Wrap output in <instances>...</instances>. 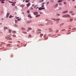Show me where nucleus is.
<instances>
[{
    "label": "nucleus",
    "instance_id": "nucleus-1",
    "mask_svg": "<svg viewBox=\"0 0 76 76\" xmlns=\"http://www.w3.org/2000/svg\"><path fill=\"white\" fill-rule=\"evenodd\" d=\"M6 39H8V40H11L12 39V38H10V36H7L6 37Z\"/></svg>",
    "mask_w": 76,
    "mask_h": 76
},
{
    "label": "nucleus",
    "instance_id": "nucleus-2",
    "mask_svg": "<svg viewBox=\"0 0 76 76\" xmlns=\"http://www.w3.org/2000/svg\"><path fill=\"white\" fill-rule=\"evenodd\" d=\"M44 9H45V7L42 8L40 7L39 8V10H43Z\"/></svg>",
    "mask_w": 76,
    "mask_h": 76
},
{
    "label": "nucleus",
    "instance_id": "nucleus-3",
    "mask_svg": "<svg viewBox=\"0 0 76 76\" xmlns=\"http://www.w3.org/2000/svg\"><path fill=\"white\" fill-rule=\"evenodd\" d=\"M66 18H71V16H70V15L69 14L66 15Z\"/></svg>",
    "mask_w": 76,
    "mask_h": 76
},
{
    "label": "nucleus",
    "instance_id": "nucleus-4",
    "mask_svg": "<svg viewBox=\"0 0 76 76\" xmlns=\"http://www.w3.org/2000/svg\"><path fill=\"white\" fill-rule=\"evenodd\" d=\"M10 15V13H7V15H6V17L7 18H9V15Z\"/></svg>",
    "mask_w": 76,
    "mask_h": 76
},
{
    "label": "nucleus",
    "instance_id": "nucleus-5",
    "mask_svg": "<svg viewBox=\"0 0 76 76\" xmlns=\"http://www.w3.org/2000/svg\"><path fill=\"white\" fill-rule=\"evenodd\" d=\"M30 5H31V4L29 3H28V4H27V6L28 7L30 6Z\"/></svg>",
    "mask_w": 76,
    "mask_h": 76
},
{
    "label": "nucleus",
    "instance_id": "nucleus-6",
    "mask_svg": "<svg viewBox=\"0 0 76 76\" xmlns=\"http://www.w3.org/2000/svg\"><path fill=\"white\" fill-rule=\"evenodd\" d=\"M4 31H6V29H8V28L7 27H5L4 28Z\"/></svg>",
    "mask_w": 76,
    "mask_h": 76
},
{
    "label": "nucleus",
    "instance_id": "nucleus-7",
    "mask_svg": "<svg viewBox=\"0 0 76 76\" xmlns=\"http://www.w3.org/2000/svg\"><path fill=\"white\" fill-rule=\"evenodd\" d=\"M49 30H50L49 32H52V31H53V29H52L51 28H49Z\"/></svg>",
    "mask_w": 76,
    "mask_h": 76
},
{
    "label": "nucleus",
    "instance_id": "nucleus-8",
    "mask_svg": "<svg viewBox=\"0 0 76 76\" xmlns=\"http://www.w3.org/2000/svg\"><path fill=\"white\" fill-rule=\"evenodd\" d=\"M38 12H34V14L35 15H38Z\"/></svg>",
    "mask_w": 76,
    "mask_h": 76
},
{
    "label": "nucleus",
    "instance_id": "nucleus-9",
    "mask_svg": "<svg viewBox=\"0 0 76 76\" xmlns=\"http://www.w3.org/2000/svg\"><path fill=\"white\" fill-rule=\"evenodd\" d=\"M68 12V11H64L62 12V13H67Z\"/></svg>",
    "mask_w": 76,
    "mask_h": 76
},
{
    "label": "nucleus",
    "instance_id": "nucleus-10",
    "mask_svg": "<svg viewBox=\"0 0 76 76\" xmlns=\"http://www.w3.org/2000/svg\"><path fill=\"white\" fill-rule=\"evenodd\" d=\"M63 1V0H59L58 1V3H60L61 2H62V1Z\"/></svg>",
    "mask_w": 76,
    "mask_h": 76
},
{
    "label": "nucleus",
    "instance_id": "nucleus-11",
    "mask_svg": "<svg viewBox=\"0 0 76 76\" xmlns=\"http://www.w3.org/2000/svg\"><path fill=\"white\" fill-rule=\"evenodd\" d=\"M28 17H29V18H31L32 17L31 15H28Z\"/></svg>",
    "mask_w": 76,
    "mask_h": 76
},
{
    "label": "nucleus",
    "instance_id": "nucleus-12",
    "mask_svg": "<svg viewBox=\"0 0 76 76\" xmlns=\"http://www.w3.org/2000/svg\"><path fill=\"white\" fill-rule=\"evenodd\" d=\"M58 7V4H56L55 6V7Z\"/></svg>",
    "mask_w": 76,
    "mask_h": 76
},
{
    "label": "nucleus",
    "instance_id": "nucleus-13",
    "mask_svg": "<svg viewBox=\"0 0 76 76\" xmlns=\"http://www.w3.org/2000/svg\"><path fill=\"white\" fill-rule=\"evenodd\" d=\"M9 33H11V32L12 31L11 29H9Z\"/></svg>",
    "mask_w": 76,
    "mask_h": 76
},
{
    "label": "nucleus",
    "instance_id": "nucleus-14",
    "mask_svg": "<svg viewBox=\"0 0 76 76\" xmlns=\"http://www.w3.org/2000/svg\"><path fill=\"white\" fill-rule=\"evenodd\" d=\"M63 18H66V15H64L62 16Z\"/></svg>",
    "mask_w": 76,
    "mask_h": 76
},
{
    "label": "nucleus",
    "instance_id": "nucleus-15",
    "mask_svg": "<svg viewBox=\"0 0 76 76\" xmlns=\"http://www.w3.org/2000/svg\"><path fill=\"white\" fill-rule=\"evenodd\" d=\"M38 26H44V25L43 24H39L38 25Z\"/></svg>",
    "mask_w": 76,
    "mask_h": 76
},
{
    "label": "nucleus",
    "instance_id": "nucleus-16",
    "mask_svg": "<svg viewBox=\"0 0 76 76\" xmlns=\"http://www.w3.org/2000/svg\"><path fill=\"white\" fill-rule=\"evenodd\" d=\"M40 15H37L36 16V18H37V17H39V16H40Z\"/></svg>",
    "mask_w": 76,
    "mask_h": 76
},
{
    "label": "nucleus",
    "instance_id": "nucleus-17",
    "mask_svg": "<svg viewBox=\"0 0 76 76\" xmlns=\"http://www.w3.org/2000/svg\"><path fill=\"white\" fill-rule=\"evenodd\" d=\"M28 38H31V35L29 34L28 36Z\"/></svg>",
    "mask_w": 76,
    "mask_h": 76
},
{
    "label": "nucleus",
    "instance_id": "nucleus-18",
    "mask_svg": "<svg viewBox=\"0 0 76 76\" xmlns=\"http://www.w3.org/2000/svg\"><path fill=\"white\" fill-rule=\"evenodd\" d=\"M29 1V0H27L26 1V3H28Z\"/></svg>",
    "mask_w": 76,
    "mask_h": 76
},
{
    "label": "nucleus",
    "instance_id": "nucleus-19",
    "mask_svg": "<svg viewBox=\"0 0 76 76\" xmlns=\"http://www.w3.org/2000/svg\"><path fill=\"white\" fill-rule=\"evenodd\" d=\"M15 23H18V20H15Z\"/></svg>",
    "mask_w": 76,
    "mask_h": 76
},
{
    "label": "nucleus",
    "instance_id": "nucleus-20",
    "mask_svg": "<svg viewBox=\"0 0 76 76\" xmlns=\"http://www.w3.org/2000/svg\"><path fill=\"white\" fill-rule=\"evenodd\" d=\"M28 30H31L32 29L31 28H28Z\"/></svg>",
    "mask_w": 76,
    "mask_h": 76
},
{
    "label": "nucleus",
    "instance_id": "nucleus-21",
    "mask_svg": "<svg viewBox=\"0 0 76 76\" xmlns=\"http://www.w3.org/2000/svg\"><path fill=\"white\" fill-rule=\"evenodd\" d=\"M13 17V16H12L11 15H10L9 17V18H12V17Z\"/></svg>",
    "mask_w": 76,
    "mask_h": 76
},
{
    "label": "nucleus",
    "instance_id": "nucleus-22",
    "mask_svg": "<svg viewBox=\"0 0 76 76\" xmlns=\"http://www.w3.org/2000/svg\"><path fill=\"white\" fill-rule=\"evenodd\" d=\"M25 6V5L24 4H22L20 5L21 7H24Z\"/></svg>",
    "mask_w": 76,
    "mask_h": 76
},
{
    "label": "nucleus",
    "instance_id": "nucleus-23",
    "mask_svg": "<svg viewBox=\"0 0 76 76\" xmlns=\"http://www.w3.org/2000/svg\"><path fill=\"white\" fill-rule=\"evenodd\" d=\"M52 20H53L56 21V19L55 18H52Z\"/></svg>",
    "mask_w": 76,
    "mask_h": 76
},
{
    "label": "nucleus",
    "instance_id": "nucleus-24",
    "mask_svg": "<svg viewBox=\"0 0 76 76\" xmlns=\"http://www.w3.org/2000/svg\"><path fill=\"white\" fill-rule=\"evenodd\" d=\"M66 30L65 29H63L61 30V31L63 32V31H65Z\"/></svg>",
    "mask_w": 76,
    "mask_h": 76
},
{
    "label": "nucleus",
    "instance_id": "nucleus-25",
    "mask_svg": "<svg viewBox=\"0 0 76 76\" xmlns=\"http://www.w3.org/2000/svg\"><path fill=\"white\" fill-rule=\"evenodd\" d=\"M72 20H73V19H71L69 20L70 22H72Z\"/></svg>",
    "mask_w": 76,
    "mask_h": 76
},
{
    "label": "nucleus",
    "instance_id": "nucleus-26",
    "mask_svg": "<svg viewBox=\"0 0 76 76\" xmlns=\"http://www.w3.org/2000/svg\"><path fill=\"white\" fill-rule=\"evenodd\" d=\"M14 26H15V27H17L18 26V25H17V24H15L14 25Z\"/></svg>",
    "mask_w": 76,
    "mask_h": 76
},
{
    "label": "nucleus",
    "instance_id": "nucleus-27",
    "mask_svg": "<svg viewBox=\"0 0 76 76\" xmlns=\"http://www.w3.org/2000/svg\"><path fill=\"white\" fill-rule=\"evenodd\" d=\"M60 20V19H56V20H57V21H58V20Z\"/></svg>",
    "mask_w": 76,
    "mask_h": 76
},
{
    "label": "nucleus",
    "instance_id": "nucleus-28",
    "mask_svg": "<svg viewBox=\"0 0 76 76\" xmlns=\"http://www.w3.org/2000/svg\"><path fill=\"white\" fill-rule=\"evenodd\" d=\"M21 29H23V30H25V29H26L25 28H22Z\"/></svg>",
    "mask_w": 76,
    "mask_h": 76
},
{
    "label": "nucleus",
    "instance_id": "nucleus-29",
    "mask_svg": "<svg viewBox=\"0 0 76 76\" xmlns=\"http://www.w3.org/2000/svg\"><path fill=\"white\" fill-rule=\"evenodd\" d=\"M60 16V14H56V16Z\"/></svg>",
    "mask_w": 76,
    "mask_h": 76
},
{
    "label": "nucleus",
    "instance_id": "nucleus-30",
    "mask_svg": "<svg viewBox=\"0 0 76 76\" xmlns=\"http://www.w3.org/2000/svg\"><path fill=\"white\" fill-rule=\"evenodd\" d=\"M12 36L13 37H16V35H13Z\"/></svg>",
    "mask_w": 76,
    "mask_h": 76
},
{
    "label": "nucleus",
    "instance_id": "nucleus-31",
    "mask_svg": "<svg viewBox=\"0 0 76 76\" xmlns=\"http://www.w3.org/2000/svg\"><path fill=\"white\" fill-rule=\"evenodd\" d=\"M23 33H24L25 34H27V32H23Z\"/></svg>",
    "mask_w": 76,
    "mask_h": 76
},
{
    "label": "nucleus",
    "instance_id": "nucleus-32",
    "mask_svg": "<svg viewBox=\"0 0 76 76\" xmlns=\"http://www.w3.org/2000/svg\"><path fill=\"white\" fill-rule=\"evenodd\" d=\"M50 24V23L49 22H48L46 23V25H48Z\"/></svg>",
    "mask_w": 76,
    "mask_h": 76
},
{
    "label": "nucleus",
    "instance_id": "nucleus-33",
    "mask_svg": "<svg viewBox=\"0 0 76 76\" xmlns=\"http://www.w3.org/2000/svg\"><path fill=\"white\" fill-rule=\"evenodd\" d=\"M16 31H13V33L14 34L16 33Z\"/></svg>",
    "mask_w": 76,
    "mask_h": 76
},
{
    "label": "nucleus",
    "instance_id": "nucleus-34",
    "mask_svg": "<svg viewBox=\"0 0 76 76\" xmlns=\"http://www.w3.org/2000/svg\"><path fill=\"white\" fill-rule=\"evenodd\" d=\"M46 21H47V22H48V21H49V20L48 19H46Z\"/></svg>",
    "mask_w": 76,
    "mask_h": 76
},
{
    "label": "nucleus",
    "instance_id": "nucleus-35",
    "mask_svg": "<svg viewBox=\"0 0 76 76\" xmlns=\"http://www.w3.org/2000/svg\"><path fill=\"white\" fill-rule=\"evenodd\" d=\"M31 22H32V21H29L28 22V23H31Z\"/></svg>",
    "mask_w": 76,
    "mask_h": 76
},
{
    "label": "nucleus",
    "instance_id": "nucleus-36",
    "mask_svg": "<svg viewBox=\"0 0 76 76\" xmlns=\"http://www.w3.org/2000/svg\"><path fill=\"white\" fill-rule=\"evenodd\" d=\"M9 3H13V2H12L11 1H9Z\"/></svg>",
    "mask_w": 76,
    "mask_h": 76
},
{
    "label": "nucleus",
    "instance_id": "nucleus-37",
    "mask_svg": "<svg viewBox=\"0 0 76 76\" xmlns=\"http://www.w3.org/2000/svg\"><path fill=\"white\" fill-rule=\"evenodd\" d=\"M12 6H15V4H12Z\"/></svg>",
    "mask_w": 76,
    "mask_h": 76
},
{
    "label": "nucleus",
    "instance_id": "nucleus-38",
    "mask_svg": "<svg viewBox=\"0 0 76 76\" xmlns=\"http://www.w3.org/2000/svg\"><path fill=\"white\" fill-rule=\"evenodd\" d=\"M49 3H50V2H47L46 4H47V5H48V4H49Z\"/></svg>",
    "mask_w": 76,
    "mask_h": 76
},
{
    "label": "nucleus",
    "instance_id": "nucleus-39",
    "mask_svg": "<svg viewBox=\"0 0 76 76\" xmlns=\"http://www.w3.org/2000/svg\"><path fill=\"white\" fill-rule=\"evenodd\" d=\"M1 3H4V1H1Z\"/></svg>",
    "mask_w": 76,
    "mask_h": 76
},
{
    "label": "nucleus",
    "instance_id": "nucleus-40",
    "mask_svg": "<svg viewBox=\"0 0 76 76\" xmlns=\"http://www.w3.org/2000/svg\"><path fill=\"white\" fill-rule=\"evenodd\" d=\"M38 31H41V30L40 29H38Z\"/></svg>",
    "mask_w": 76,
    "mask_h": 76
},
{
    "label": "nucleus",
    "instance_id": "nucleus-41",
    "mask_svg": "<svg viewBox=\"0 0 76 76\" xmlns=\"http://www.w3.org/2000/svg\"><path fill=\"white\" fill-rule=\"evenodd\" d=\"M30 12V11H29L28 10L27 11V13H29Z\"/></svg>",
    "mask_w": 76,
    "mask_h": 76
},
{
    "label": "nucleus",
    "instance_id": "nucleus-42",
    "mask_svg": "<svg viewBox=\"0 0 76 76\" xmlns=\"http://www.w3.org/2000/svg\"><path fill=\"white\" fill-rule=\"evenodd\" d=\"M73 11H70L69 12L70 13H73Z\"/></svg>",
    "mask_w": 76,
    "mask_h": 76
},
{
    "label": "nucleus",
    "instance_id": "nucleus-43",
    "mask_svg": "<svg viewBox=\"0 0 76 76\" xmlns=\"http://www.w3.org/2000/svg\"><path fill=\"white\" fill-rule=\"evenodd\" d=\"M18 20V21H20V18L18 19H17Z\"/></svg>",
    "mask_w": 76,
    "mask_h": 76
},
{
    "label": "nucleus",
    "instance_id": "nucleus-44",
    "mask_svg": "<svg viewBox=\"0 0 76 76\" xmlns=\"http://www.w3.org/2000/svg\"><path fill=\"white\" fill-rule=\"evenodd\" d=\"M42 1H44V0H42L41 1H40V2H42Z\"/></svg>",
    "mask_w": 76,
    "mask_h": 76
},
{
    "label": "nucleus",
    "instance_id": "nucleus-45",
    "mask_svg": "<svg viewBox=\"0 0 76 76\" xmlns=\"http://www.w3.org/2000/svg\"><path fill=\"white\" fill-rule=\"evenodd\" d=\"M58 32V30H57L56 31V33H57V32Z\"/></svg>",
    "mask_w": 76,
    "mask_h": 76
},
{
    "label": "nucleus",
    "instance_id": "nucleus-46",
    "mask_svg": "<svg viewBox=\"0 0 76 76\" xmlns=\"http://www.w3.org/2000/svg\"><path fill=\"white\" fill-rule=\"evenodd\" d=\"M40 36H43V34H40Z\"/></svg>",
    "mask_w": 76,
    "mask_h": 76
},
{
    "label": "nucleus",
    "instance_id": "nucleus-47",
    "mask_svg": "<svg viewBox=\"0 0 76 76\" xmlns=\"http://www.w3.org/2000/svg\"><path fill=\"white\" fill-rule=\"evenodd\" d=\"M38 7H37L35 8L36 9H38Z\"/></svg>",
    "mask_w": 76,
    "mask_h": 76
},
{
    "label": "nucleus",
    "instance_id": "nucleus-48",
    "mask_svg": "<svg viewBox=\"0 0 76 76\" xmlns=\"http://www.w3.org/2000/svg\"><path fill=\"white\" fill-rule=\"evenodd\" d=\"M12 3H13V4H16V2H13Z\"/></svg>",
    "mask_w": 76,
    "mask_h": 76
},
{
    "label": "nucleus",
    "instance_id": "nucleus-49",
    "mask_svg": "<svg viewBox=\"0 0 76 76\" xmlns=\"http://www.w3.org/2000/svg\"><path fill=\"white\" fill-rule=\"evenodd\" d=\"M44 7V5H42V7Z\"/></svg>",
    "mask_w": 76,
    "mask_h": 76
},
{
    "label": "nucleus",
    "instance_id": "nucleus-50",
    "mask_svg": "<svg viewBox=\"0 0 76 76\" xmlns=\"http://www.w3.org/2000/svg\"><path fill=\"white\" fill-rule=\"evenodd\" d=\"M59 5H60V6H61V4H61V3H60L59 4Z\"/></svg>",
    "mask_w": 76,
    "mask_h": 76
},
{
    "label": "nucleus",
    "instance_id": "nucleus-51",
    "mask_svg": "<svg viewBox=\"0 0 76 76\" xmlns=\"http://www.w3.org/2000/svg\"><path fill=\"white\" fill-rule=\"evenodd\" d=\"M75 29H76V28H73L72 29V31H74V30H75Z\"/></svg>",
    "mask_w": 76,
    "mask_h": 76
},
{
    "label": "nucleus",
    "instance_id": "nucleus-52",
    "mask_svg": "<svg viewBox=\"0 0 76 76\" xmlns=\"http://www.w3.org/2000/svg\"><path fill=\"white\" fill-rule=\"evenodd\" d=\"M15 18H16V19H18V18H19V17H15Z\"/></svg>",
    "mask_w": 76,
    "mask_h": 76
},
{
    "label": "nucleus",
    "instance_id": "nucleus-53",
    "mask_svg": "<svg viewBox=\"0 0 76 76\" xmlns=\"http://www.w3.org/2000/svg\"><path fill=\"white\" fill-rule=\"evenodd\" d=\"M9 43H12V42H9Z\"/></svg>",
    "mask_w": 76,
    "mask_h": 76
},
{
    "label": "nucleus",
    "instance_id": "nucleus-54",
    "mask_svg": "<svg viewBox=\"0 0 76 76\" xmlns=\"http://www.w3.org/2000/svg\"><path fill=\"white\" fill-rule=\"evenodd\" d=\"M37 7V6L35 5L34 7V8H35V7Z\"/></svg>",
    "mask_w": 76,
    "mask_h": 76
},
{
    "label": "nucleus",
    "instance_id": "nucleus-55",
    "mask_svg": "<svg viewBox=\"0 0 76 76\" xmlns=\"http://www.w3.org/2000/svg\"><path fill=\"white\" fill-rule=\"evenodd\" d=\"M6 0H0V1H5Z\"/></svg>",
    "mask_w": 76,
    "mask_h": 76
},
{
    "label": "nucleus",
    "instance_id": "nucleus-56",
    "mask_svg": "<svg viewBox=\"0 0 76 76\" xmlns=\"http://www.w3.org/2000/svg\"><path fill=\"white\" fill-rule=\"evenodd\" d=\"M70 34V33H67V35H68V34Z\"/></svg>",
    "mask_w": 76,
    "mask_h": 76
},
{
    "label": "nucleus",
    "instance_id": "nucleus-57",
    "mask_svg": "<svg viewBox=\"0 0 76 76\" xmlns=\"http://www.w3.org/2000/svg\"><path fill=\"white\" fill-rule=\"evenodd\" d=\"M75 15V14H74V13L72 14V15Z\"/></svg>",
    "mask_w": 76,
    "mask_h": 76
},
{
    "label": "nucleus",
    "instance_id": "nucleus-58",
    "mask_svg": "<svg viewBox=\"0 0 76 76\" xmlns=\"http://www.w3.org/2000/svg\"><path fill=\"white\" fill-rule=\"evenodd\" d=\"M8 45H10V44H9V45H7V46H8Z\"/></svg>",
    "mask_w": 76,
    "mask_h": 76
},
{
    "label": "nucleus",
    "instance_id": "nucleus-59",
    "mask_svg": "<svg viewBox=\"0 0 76 76\" xmlns=\"http://www.w3.org/2000/svg\"><path fill=\"white\" fill-rule=\"evenodd\" d=\"M63 24H61L60 26H61V25H63Z\"/></svg>",
    "mask_w": 76,
    "mask_h": 76
},
{
    "label": "nucleus",
    "instance_id": "nucleus-60",
    "mask_svg": "<svg viewBox=\"0 0 76 76\" xmlns=\"http://www.w3.org/2000/svg\"><path fill=\"white\" fill-rule=\"evenodd\" d=\"M40 14H42V12H40Z\"/></svg>",
    "mask_w": 76,
    "mask_h": 76
},
{
    "label": "nucleus",
    "instance_id": "nucleus-61",
    "mask_svg": "<svg viewBox=\"0 0 76 76\" xmlns=\"http://www.w3.org/2000/svg\"><path fill=\"white\" fill-rule=\"evenodd\" d=\"M44 4H45V3H43L42 4H43V5H44Z\"/></svg>",
    "mask_w": 76,
    "mask_h": 76
},
{
    "label": "nucleus",
    "instance_id": "nucleus-62",
    "mask_svg": "<svg viewBox=\"0 0 76 76\" xmlns=\"http://www.w3.org/2000/svg\"><path fill=\"white\" fill-rule=\"evenodd\" d=\"M64 4H66V2H64Z\"/></svg>",
    "mask_w": 76,
    "mask_h": 76
},
{
    "label": "nucleus",
    "instance_id": "nucleus-63",
    "mask_svg": "<svg viewBox=\"0 0 76 76\" xmlns=\"http://www.w3.org/2000/svg\"><path fill=\"white\" fill-rule=\"evenodd\" d=\"M69 29H71V28H69Z\"/></svg>",
    "mask_w": 76,
    "mask_h": 76
},
{
    "label": "nucleus",
    "instance_id": "nucleus-64",
    "mask_svg": "<svg viewBox=\"0 0 76 76\" xmlns=\"http://www.w3.org/2000/svg\"><path fill=\"white\" fill-rule=\"evenodd\" d=\"M32 6H34V5L33 4V5H32Z\"/></svg>",
    "mask_w": 76,
    "mask_h": 76
}]
</instances>
